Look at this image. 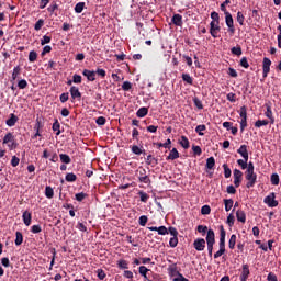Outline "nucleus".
I'll list each match as a JSON object with an SVG mask.
<instances>
[{
    "mask_svg": "<svg viewBox=\"0 0 281 281\" xmlns=\"http://www.w3.org/2000/svg\"><path fill=\"white\" fill-rule=\"evenodd\" d=\"M239 115H240L241 120H247V106L243 105L240 108Z\"/></svg>",
    "mask_w": 281,
    "mask_h": 281,
    "instance_id": "obj_59",
    "label": "nucleus"
},
{
    "mask_svg": "<svg viewBox=\"0 0 281 281\" xmlns=\"http://www.w3.org/2000/svg\"><path fill=\"white\" fill-rule=\"evenodd\" d=\"M235 222H236V217H234V214L231 213L226 220L228 227H234Z\"/></svg>",
    "mask_w": 281,
    "mask_h": 281,
    "instance_id": "obj_47",
    "label": "nucleus"
},
{
    "mask_svg": "<svg viewBox=\"0 0 281 281\" xmlns=\"http://www.w3.org/2000/svg\"><path fill=\"white\" fill-rule=\"evenodd\" d=\"M250 273H251V272L249 271V265L244 263V265L241 266V273H240V276H239V280H240V281H247V280H249Z\"/></svg>",
    "mask_w": 281,
    "mask_h": 281,
    "instance_id": "obj_9",
    "label": "nucleus"
},
{
    "mask_svg": "<svg viewBox=\"0 0 281 281\" xmlns=\"http://www.w3.org/2000/svg\"><path fill=\"white\" fill-rule=\"evenodd\" d=\"M236 218L239 223H247V215L245 214V211L238 210L236 212Z\"/></svg>",
    "mask_w": 281,
    "mask_h": 281,
    "instance_id": "obj_24",
    "label": "nucleus"
},
{
    "mask_svg": "<svg viewBox=\"0 0 281 281\" xmlns=\"http://www.w3.org/2000/svg\"><path fill=\"white\" fill-rule=\"evenodd\" d=\"M117 267L120 269H128V261L124 260V259H120L117 261Z\"/></svg>",
    "mask_w": 281,
    "mask_h": 281,
    "instance_id": "obj_50",
    "label": "nucleus"
},
{
    "mask_svg": "<svg viewBox=\"0 0 281 281\" xmlns=\"http://www.w3.org/2000/svg\"><path fill=\"white\" fill-rule=\"evenodd\" d=\"M36 58H38V54L36 53V50H31L29 54V60L31 63H36Z\"/></svg>",
    "mask_w": 281,
    "mask_h": 281,
    "instance_id": "obj_48",
    "label": "nucleus"
},
{
    "mask_svg": "<svg viewBox=\"0 0 281 281\" xmlns=\"http://www.w3.org/2000/svg\"><path fill=\"white\" fill-rule=\"evenodd\" d=\"M31 232L32 234H41L43 232V228L41 227V225H33L31 227Z\"/></svg>",
    "mask_w": 281,
    "mask_h": 281,
    "instance_id": "obj_57",
    "label": "nucleus"
},
{
    "mask_svg": "<svg viewBox=\"0 0 281 281\" xmlns=\"http://www.w3.org/2000/svg\"><path fill=\"white\" fill-rule=\"evenodd\" d=\"M221 32V23L218 22H211L210 23V34L213 38H220L221 35H218Z\"/></svg>",
    "mask_w": 281,
    "mask_h": 281,
    "instance_id": "obj_4",
    "label": "nucleus"
},
{
    "mask_svg": "<svg viewBox=\"0 0 281 281\" xmlns=\"http://www.w3.org/2000/svg\"><path fill=\"white\" fill-rule=\"evenodd\" d=\"M192 150L193 154L196 155L198 157H201V155L203 154V149H201V146L193 145Z\"/></svg>",
    "mask_w": 281,
    "mask_h": 281,
    "instance_id": "obj_51",
    "label": "nucleus"
},
{
    "mask_svg": "<svg viewBox=\"0 0 281 281\" xmlns=\"http://www.w3.org/2000/svg\"><path fill=\"white\" fill-rule=\"evenodd\" d=\"M146 223H148V216L142 215L138 218V225H140V227H146Z\"/></svg>",
    "mask_w": 281,
    "mask_h": 281,
    "instance_id": "obj_49",
    "label": "nucleus"
},
{
    "mask_svg": "<svg viewBox=\"0 0 281 281\" xmlns=\"http://www.w3.org/2000/svg\"><path fill=\"white\" fill-rule=\"evenodd\" d=\"M53 131L57 136L60 135V122H58V119H55V122L53 123Z\"/></svg>",
    "mask_w": 281,
    "mask_h": 281,
    "instance_id": "obj_37",
    "label": "nucleus"
},
{
    "mask_svg": "<svg viewBox=\"0 0 281 281\" xmlns=\"http://www.w3.org/2000/svg\"><path fill=\"white\" fill-rule=\"evenodd\" d=\"M231 54L234 56H243V48L240 46H236L231 48Z\"/></svg>",
    "mask_w": 281,
    "mask_h": 281,
    "instance_id": "obj_39",
    "label": "nucleus"
},
{
    "mask_svg": "<svg viewBox=\"0 0 281 281\" xmlns=\"http://www.w3.org/2000/svg\"><path fill=\"white\" fill-rule=\"evenodd\" d=\"M245 177L248 181L246 183V188H254V186H256V181H258V175L256 171H245Z\"/></svg>",
    "mask_w": 281,
    "mask_h": 281,
    "instance_id": "obj_2",
    "label": "nucleus"
},
{
    "mask_svg": "<svg viewBox=\"0 0 281 281\" xmlns=\"http://www.w3.org/2000/svg\"><path fill=\"white\" fill-rule=\"evenodd\" d=\"M214 166H216V160L214 159V157L207 158L205 168H207V170H213Z\"/></svg>",
    "mask_w": 281,
    "mask_h": 281,
    "instance_id": "obj_29",
    "label": "nucleus"
},
{
    "mask_svg": "<svg viewBox=\"0 0 281 281\" xmlns=\"http://www.w3.org/2000/svg\"><path fill=\"white\" fill-rule=\"evenodd\" d=\"M203 131H207V126H205L204 124L198 125V126L195 127V133H198V135H200L201 137H203V135H205V134L203 133Z\"/></svg>",
    "mask_w": 281,
    "mask_h": 281,
    "instance_id": "obj_38",
    "label": "nucleus"
},
{
    "mask_svg": "<svg viewBox=\"0 0 281 281\" xmlns=\"http://www.w3.org/2000/svg\"><path fill=\"white\" fill-rule=\"evenodd\" d=\"M131 150L133 153V155H146V149H144V146H137V145H132L131 146Z\"/></svg>",
    "mask_w": 281,
    "mask_h": 281,
    "instance_id": "obj_20",
    "label": "nucleus"
},
{
    "mask_svg": "<svg viewBox=\"0 0 281 281\" xmlns=\"http://www.w3.org/2000/svg\"><path fill=\"white\" fill-rule=\"evenodd\" d=\"M223 168L225 179H229V177H232V169H229V166H227V164H224Z\"/></svg>",
    "mask_w": 281,
    "mask_h": 281,
    "instance_id": "obj_44",
    "label": "nucleus"
},
{
    "mask_svg": "<svg viewBox=\"0 0 281 281\" xmlns=\"http://www.w3.org/2000/svg\"><path fill=\"white\" fill-rule=\"evenodd\" d=\"M171 23H173V25H176L177 27H182L183 16L179 13L173 14V16L171 18Z\"/></svg>",
    "mask_w": 281,
    "mask_h": 281,
    "instance_id": "obj_15",
    "label": "nucleus"
},
{
    "mask_svg": "<svg viewBox=\"0 0 281 281\" xmlns=\"http://www.w3.org/2000/svg\"><path fill=\"white\" fill-rule=\"evenodd\" d=\"M167 271H168V273H169V276H170L171 278H175V276H178V277L181 276V272H179V270H178V268H177V263L170 265V266L168 267Z\"/></svg>",
    "mask_w": 281,
    "mask_h": 281,
    "instance_id": "obj_18",
    "label": "nucleus"
},
{
    "mask_svg": "<svg viewBox=\"0 0 281 281\" xmlns=\"http://www.w3.org/2000/svg\"><path fill=\"white\" fill-rule=\"evenodd\" d=\"M233 177L235 188H240V183H243V171H240L239 169H234Z\"/></svg>",
    "mask_w": 281,
    "mask_h": 281,
    "instance_id": "obj_6",
    "label": "nucleus"
},
{
    "mask_svg": "<svg viewBox=\"0 0 281 281\" xmlns=\"http://www.w3.org/2000/svg\"><path fill=\"white\" fill-rule=\"evenodd\" d=\"M19 164H21V159L19 157H16V156H12V158H11V166L13 168H16V166H19Z\"/></svg>",
    "mask_w": 281,
    "mask_h": 281,
    "instance_id": "obj_58",
    "label": "nucleus"
},
{
    "mask_svg": "<svg viewBox=\"0 0 281 281\" xmlns=\"http://www.w3.org/2000/svg\"><path fill=\"white\" fill-rule=\"evenodd\" d=\"M175 159H179V150H177V148H172L170 154L167 156V161H175Z\"/></svg>",
    "mask_w": 281,
    "mask_h": 281,
    "instance_id": "obj_26",
    "label": "nucleus"
},
{
    "mask_svg": "<svg viewBox=\"0 0 281 281\" xmlns=\"http://www.w3.org/2000/svg\"><path fill=\"white\" fill-rule=\"evenodd\" d=\"M225 23L228 27L229 34H236V27H234V18L232 16V13L225 12Z\"/></svg>",
    "mask_w": 281,
    "mask_h": 281,
    "instance_id": "obj_3",
    "label": "nucleus"
},
{
    "mask_svg": "<svg viewBox=\"0 0 281 281\" xmlns=\"http://www.w3.org/2000/svg\"><path fill=\"white\" fill-rule=\"evenodd\" d=\"M177 245H179V238L178 237H171L169 240V246L172 247V249H175V247H177Z\"/></svg>",
    "mask_w": 281,
    "mask_h": 281,
    "instance_id": "obj_54",
    "label": "nucleus"
},
{
    "mask_svg": "<svg viewBox=\"0 0 281 281\" xmlns=\"http://www.w3.org/2000/svg\"><path fill=\"white\" fill-rule=\"evenodd\" d=\"M15 245L16 247H21L23 245V233L21 232H15Z\"/></svg>",
    "mask_w": 281,
    "mask_h": 281,
    "instance_id": "obj_28",
    "label": "nucleus"
},
{
    "mask_svg": "<svg viewBox=\"0 0 281 281\" xmlns=\"http://www.w3.org/2000/svg\"><path fill=\"white\" fill-rule=\"evenodd\" d=\"M182 80L183 82H187V85H193L194 80L190 76V74H182Z\"/></svg>",
    "mask_w": 281,
    "mask_h": 281,
    "instance_id": "obj_41",
    "label": "nucleus"
},
{
    "mask_svg": "<svg viewBox=\"0 0 281 281\" xmlns=\"http://www.w3.org/2000/svg\"><path fill=\"white\" fill-rule=\"evenodd\" d=\"M145 164H147V166H151V168H155V166H157L159 161L157 160V158L153 157V155H148L145 158Z\"/></svg>",
    "mask_w": 281,
    "mask_h": 281,
    "instance_id": "obj_23",
    "label": "nucleus"
},
{
    "mask_svg": "<svg viewBox=\"0 0 281 281\" xmlns=\"http://www.w3.org/2000/svg\"><path fill=\"white\" fill-rule=\"evenodd\" d=\"M228 247L229 249H235L236 248V235H232L229 240H228Z\"/></svg>",
    "mask_w": 281,
    "mask_h": 281,
    "instance_id": "obj_46",
    "label": "nucleus"
},
{
    "mask_svg": "<svg viewBox=\"0 0 281 281\" xmlns=\"http://www.w3.org/2000/svg\"><path fill=\"white\" fill-rule=\"evenodd\" d=\"M44 25H45V20L40 19V20L35 23L34 30H35L36 32H38V31H41V30L43 29Z\"/></svg>",
    "mask_w": 281,
    "mask_h": 281,
    "instance_id": "obj_45",
    "label": "nucleus"
},
{
    "mask_svg": "<svg viewBox=\"0 0 281 281\" xmlns=\"http://www.w3.org/2000/svg\"><path fill=\"white\" fill-rule=\"evenodd\" d=\"M48 43H52V36L44 35L41 40V45H47Z\"/></svg>",
    "mask_w": 281,
    "mask_h": 281,
    "instance_id": "obj_62",
    "label": "nucleus"
},
{
    "mask_svg": "<svg viewBox=\"0 0 281 281\" xmlns=\"http://www.w3.org/2000/svg\"><path fill=\"white\" fill-rule=\"evenodd\" d=\"M212 212V209L210 207V205H203L202 207H201V214H203V215H207V214H210Z\"/></svg>",
    "mask_w": 281,
    "mask_h": 281,
    "instance_id": "obj_61",
    "label": "nucleus"
},
{
    "mask_svg": "<svg viewBox=\"0 0 281 281\" xmlns=\"http://www.w3.org/2000/svg\"><path fill=\"white\" fill-rule=\"evenodd\" d=\"M193 247L196 251H203L205 249V239L198 238L193 241Z\"/></svg>",
    "mask_w": 281,
    "mask_h": 281,
    "instance_id": "obj_13",
    "label": "nucleus"
},
{
    "mask_svg": "<svg viewBox=\"0 0 281 281\" xmlns=\"http://www.w3.org/2000/svg\"><path fill=\"white\" fill-rule=\"evenodd\" d=\"M82 10H85V2H78L75 5V12L76 14H82Z\"/></svg>",
    "mask_w": 281,
    "mask_h": 281,
    "instance_id": "obj_40",
    "label": "nucleus"
},
{
    "mask_svg": "<svg viewBox=\"0 0 281 281\" xmlns=\"http://www.w3.org/2000/svg\"><path fill=\"white\" fill-rule=\"evenodd\" d=\"M137 117H146L148 115V108H140L137 112H136Z\"/></svg>",
    "mask_w": 281,
    "mask_h": 281,
    "instance_id": "obj_34",
    "label": "nucleus"
},
{
    "mask_svg": "<svg viewBox=\"0 0 281 281\" xmlns=\"http://www.w3.org/2000/svg\"><path fill=\"white\" fill-rule=\"evenodd\" d=\"M237 153L243 157V159L249 160V151L247 150V145H241L237 149Z\"/></svg>",
    "mask_w": 281,
    "mask_h": 281,
    "instance_id": "obj_19",
    "label": "nucleus"
},
{
    "mask_svg": "<svg viewBox=\"0 0 281 281\" xmlns=\"http://www.w3.org/2000/svg\"><path fill=\"white\" fill-rule=\"evenodd\" d=\"M138 181L139 183H146L147 186H150V183H153L150 177L146 175V169L144 168L139 170Z\"/></svg>",
    "mask_w": 281,
    "mask_h": 281,
    "instance_id": "obj_8",
    "label": "nucleus"
},
{
    "mask_svg": "<svg viewBox=\"0 0 281 281\" xmlns=\"http://www.w3.org/2000/svg\"><path fill=\"white\" fill-rule=\"evenodd\" d=\"M247 161H249V160H247V159H238L237 160V164H238V166H240L241 170H247Z\"/></svg>",
    "mask_w": 281,
    "mask_h": 281,
    "instance_id": "obj_53",
    "label": "nucleus"
},
{
    "mask_svg": "<svg viewBox=\"0 0 281 281\" xmlns=\"http://www.w3.org/2000/svg\"><path fill=\"white\" fill-rule=\"evenodd\" d=\"M225 236H227V232H225V227L223 225L220 226V249L225 251Z\"/></svg>",
    "mask_w": 281,
    "mask_h": 281,
    "instance_id": "obj_10",
    "label": "nucleus"
},
{
    "mask_svg": "<svg viewBox=\"0 0 281 281\" xmlns=\"http://www.w3.org/2000/svg\"><path fill=\"white\" fill-rule=\"evenodd\" d=\"M82 76H85L89 82H95V70L83 69Z\"/></svg>",
    "mask_w": 281,
    "mask_h": 281,
    "instance_id": "obj_14",
    "label": "nucleus"
},
{
    "mask_svg": "<svg viewBox=\"0 0 281 281\" xmlns=\"http://www.w3.org/2000/svg\"><path fill=\"white\" fill-rule=\"evenodd\" d=\"M216 243V236L214 234L213 229H209L206 233V244H215Z\"/></svg>",
    "mask_w": 281,
    "mask_h": 281,
    "instance_id": "obj_22",
    "label": "nucleus"
},
{
    "mask_svg": "<svg viewBox=\"0 0 281 281\" xmlns=\"http://www.w3.org/2000/svg\"><path fill=\"white\" fill-rule=\"evenodd\" d=\"M180 146H182V148H184L186 150H188V148H190V140L188 139V137L186 136H181V139L179 142Z\"/></svg>",
    "mask_w": 281,
    "mask_h": 281,
    "instance_id": "obj_30",
    "label": "nucleus"
},
{
    "mask_svg": "<svg viewBox=\"0 0 281 281\" xmlns=\"http://www.w3.org/2000/svg\"><path fill=\"white\" fill-rule=\"evenodd\" d=\"M22 68L21 66H15L13 68L12 75H11V82H14L19 76H21Z\"/></svg>",
    "mask_w": 281,
    "mask_h": 281,
    "instance_id": "obj_25",
    "label": "nucleus"
},
{
    "mask_svg": "<svg viewBox=\"0 0 281 281\" xmlns=\"http://www.w3.org/2000/svg\"><path fill=\"white\" fill-rule=\"evenodd\" d=\"M267 125H269V121L268 120H257L255 122L256 128H260V127L267 126Z\"/></svg>",
    "mask_w": 281,
    "mask_h": 281,
    "instance_id": "obj_43",
    "label": "nucleus"
},
{
    "mask_svg": "<svg viewBox=\"0 0 281 281\" xmlns=\"http://www.w3.org/2000/svg\"><path fill=\"white\" fill-rule=\"evenodd\" d=\"M183 61L188 65V67H192V57L188 55H182Z\"/></svg>",
    "mask_w": 281,
    "mask_h": 281,
    "instance_id": "obj_64",
    "label": "nucleus"
},
{
    "mask_svg": "<svg viewBox=\"0 0 281 281\" xmlns=\"http://www.w3.org/2000/svg\"><path fill=\"white\" fill-rule=\"evenodd\" d=\"M22 220L24 225H26V227H30V225H32V213L29 211H24L22 214Z\"/></svg>",
    "mask_w": 281,
    "mask_h": 281,
    "instance_id": "obj_17",
    "label": "nucleus"
},
{
    "mask_svg": "<svg viewBox=\"0 0 281 281\" xmlns=\"http://www.w3.org/2000/svg\"><path fill=\"white\" fill-rule=\"evenodd\" d=\"M16 122H19V116H16L14 113H11L9 119L5 121V124L12 128V126H16Z\"/></svg>",
    "mask_w": 281,
    "mask_h": 281,
    "instance_id": "obj_16",
    "label": "nucleus"
},
{
    "mask_svg": "<svg viewBox=\"0 0 281 281\" xmlns=\"http://www.w3.org/2000/svg\"><path fill=\"white\" fill-rule=\"evenodd\" d=\"M123 91H131L133 89V83L131 81H124L122 85Z\"/></svg>",
    "mask_w": 281,
    "mask_h": 281,
    "instance_id": "obj_52",
    "label": "nucleus"
},
{
    "mask_svg": "<svg viewBox=\"0 0 281 281\" xmlns=\"http://www.w3.org/2000/svg\"><path fill=\"white\" fill-rule=\"evenodd\" d=\"M86 196H87V193H85V192H80V193L75 194L76 201H79V202L85 201Z\"/></svg>",
    "mask_w": 281,
    "mask_h": 281,
    "instance_id": "obj_56",
    "label": "nucleus"
},
{
    "mask_svg": "<svg viewBox=\"0 0 281 281\" xmlns=\"http://www.w3.org/2000/svg\"><path fill=\"white\" fill-rule=\"evenodd\" d=\"M262 71V77L265 79L267 76H269V71H271V59H269V57L263 58Z\"/></svg>",
    "mask_w": 281,
    "mask_h": 281,
    "instance_id": "obj_7",
    "label": "nucleus"
},
{
    "mask_svg": "<svg viewBox=\"0 0 281 281\" xmlns=\"http://www.w3.org/2000/svg\"><path fill=\"white\" fill-rule=\"evenodd\" d=\"M263 203H266V205H268V207H278L279 202H278V200H276V193L272 192L269 195H267L263 199Z\"/></svg>",
    "mask_w": 281,
    "mask_h": 281,
    "instance_id": "obj_5",
    "label": "nucleus"
},
{
    "mask_svg": "<svg viewBox=\"0 0 281 281\" xmlns=\"http://www.w3.org/2000/svg\"><path fill=\"white\" fill-rule=\"evenodd\" d=\"M45 196L46 199H54V189L52 187H45Z\"/></svg>",
    "mask_w": 281,
    "mask_h": 281,
    "instance_id": "obj_35",
    "label": "nucleus"
},
{
    "mask_svg": "<svg viewBox=\"0 0 281 281\" xmlns=\"http://www.w3.org/2000/svg\"><path fill=\"white\" fill-rule=\"evenodd\" d=\"M59 159L61 164H71V157L67 154H60Z\"/></svg>",
    "mask_w": 281,
    "mask_h": 281,
    "instance_id": "obj_36",
    "label": "nucleus"
},
{
    "mask_svg": "<svg viewBox=\"0 0 281 281\" xmlns=\"http://www.w3.org/2000/svg\"><path fill=\"white\" fill-rule=\"evenodd\" d=\"M2 144H7L9 150H16V148H19V143L16 142V138L14 137V134H12V132H8L4 135Z\"/></svg>",
    "mask_w": 281,
    "mask_h": 281,
    "instance_id": "obj_1",
    "label": "nucleus"
},
{
    "mask_svg": "<svg viewBox=\"0 0 281 281\" xmlns=\"http://www.w3.org/2000/svg\"><path fill=\"white\" fill-rule=\"evenodd\" d=\"M270 182L272 186H280V176L278 173H272L270 176Z\"/></svg>",
    "mask_w": 281,
    "mask_h": 281,
    "instance_id": "obj_32",
    "label": "nucleus"
},
{
    "mask_svg": "<svg viewBox=\"0 0 281 281\" xmlns=\"http://www.w3.org/2000/svg\"><path fill=\"white\" fill-rule=\"evenodd\" d=\"M265 115L270 120V124H276V117H273V111L271 110V105L266 104Z\"/></svg>",
    "mask_w": 281,
    "mask_h": 281,
    "instance_id": "obj_21",
    "label": "nucleus"
},
{
    "mask_svg": "<svg viewBox=\"0 0 281 281\" xmlns=\"http://www.w3.org/2000/svg\"><path fill=\"white\" fill-rule=\"evenodd\" d=\"M237 22L239 23V25H245V15L240 11L237 12Z\"/></svg>",
    "mask_w": 281,
    "mask_h": 281,
    "instance_id": "obj_55",
    "label": "nucleus"
},
{
    "mask_svg": "<svg viewBox=\"0 0 281 281\" xmlns=\"http://www.w3.org/2000/svg\"><path fill=\"white\" fill-rule=\"evenodd\" d=\"M147 229H149V232H158L159 236H166V234H168V228L166 226H149Z\"/></svg>",
    "mask_w": 281,
    "mask_h": 281,
    "instance_id": "obj_12",
    "label": "nucleus"
},
{
    "mask_svg": "<svg viewBox=\"0 0 281 281\" xmlns=\"http://www.w3.org/2000/svg\"><path fill=\"white\" fill-rule=\"evenodd\" d=\"M18 88L19 89H27V80L21 79L18 81Z\"/></svg>",
    "mask_w": 281,
    "mask_h": 281,
    "instance_id": "obj_60",
    "label": "nucleus"
},
{
    "mask_svg": "<svg viewBox=\"0 0 281 281\" xmlns=\"http://www.w3.org/2000/svg\"><path fill=\"white\" fill-rule=\"evenodd\" d=\"M138 196L140 199L142 203H148V199H150V195L146 193V191H138Z\"/></svg>",
    "mask_w": 281,
    "mask_h": 281,
    "instance_id": "obj_27",
    "label": "nucleus"
},
{
    "mask_svg": "<svg viewBox=\"0 0 281 281\" xmlns=\"http://www.w3.org/2000/svg\"><path fill=\"white\" fill-rule=\"evenodd\" d=\"M65 180L68 183H74L78 180V176H76V173H74V172L67 173L66 177H65Z\"/></svg>",
    "mask_w": 281,
    "mask_h": 281,
    "instance_id": "obj_31",
    "label": "nucleus"
},
{
    "mask_svg": "<svg viewBox=\"0 0 281 281\" xmlns=\"http://www.w3.org/2000/svg\"><path fill=\"white\" fill-rule=\"evenodd\" d=\"M69 91L72 100H80L82 98V93L78 87L71 86Z\"/></svg>",
    "mask_w": 281,
    "mask_h": 281,
    "instance_id": "obj_11",
    "label": "nucleus"
},
{
    "mask_svg": "<svg viewBox=\"0 0 281 281\" xmlns=\"http://www.w3.org/2000/svg\"><path fill=\"white\" fill-rule=\"evenodd\" d=\"M97 276H98L99 280H104V278H106V272H104L103 269H98Z\"/></svg>",
    "mask_w": 281,
    "mask_h": 281,
    "instance_id": "obj_63",
    "label": "nucleus"
},
{
    "mask_svg": "<svg viewBox=\"0 0 281 281\" xmlns=\"http://www.w3.org/2000/svg\"><path fill=\"white\" fill-rule=\"evenodd\" d=\"M211 19H212L211 23H221V16L218 15V12H216V11H213L211 13Z\"/></svg>",
    "mask_w": 281,
    "mask_h": 281,
    "instance_id": "obj_42",
    "label": "nucleus"
},
{
    "mask_svg": "<svg viewBox=\"0 0 281 281\" xmlns=\"http://www.w3.org/2000/svg\"><path fill=\"white\" fill-rule=\"evenodd\" d=\"M224 205H225V211L229 212V210H232V207H234V200L224 199Z\"/></svg>",
    "mask_w": 281,
    "mask_h": 281,
    "instance_id": "obj_33",
    "label": "nucleus"
}]
</instances>
